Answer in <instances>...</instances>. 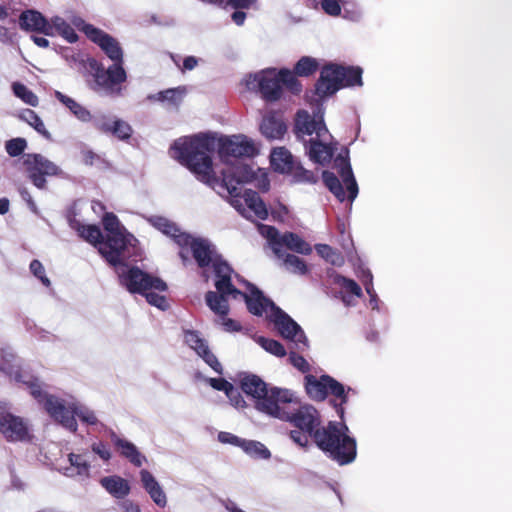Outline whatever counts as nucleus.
<instances>
[{
  "instance_id": "nucleus-59",
  "label": "nucleus",
  "mask_w": 512,
  "mask_h": 512,
  "mask_svg": "<svg viewBox=\"0 0 512 512\" xmlns=\"http://www.w3.org/2000/svg\"><path fill=\"white\" fill-rule=\"evenodd\" d=\"M92 451L99 455L100 458H102L105 461H108L111 458V453L109 447L103 443H93L92 444Z\"/></svg>"
},
{
  "instance_id": "nucleus-43",
  "label": "nucleus",
  "mask_w": 512,
  "mask_h": 512,
  "mask_svg": "<svg viewBox=\"0 0 512 512\" xmlns=\"http://www.w3.org/2000/svg\"><path fill=\"white\" fill-rule=\"evenodd\" d=\"M280 259H282L284 265L293 272H297L299 274H306L308 272L305 261L296 255L284 253V256Z\"/></svg>"
},
{
  "instance_id": "nucleus-11",
  "label": "nucleus",
  "mask_w": 512,
  "mask_h": 512,
  "mask_svg": "<svg viewBox=\"0 0 512 512\" xmlns=\"http://www.w3.org/2000/svg\"><path fill=\"white\" fill-rule=\"evenodd\" d=\"M120 283L133 294H144L148 290L163 292L167 290V284L160 279L144 272L137 266L128 268L119 275Z\"/></svg>"
},
{
  "instance_id": "nucleus-51",
  "label": "nucleus",
  "mask_w": 512,
  "mask_h": 512,
  "mask_svg": "<svg viewBox=\"0 0 512 512\" xmlns=\"http://www.w3.org/2000/svg\"><path fill=\"white\" fill-rule=\"evenodd\" d=\"M156 290H148L143 295L147 302L161 310H166L169 307L168 301L165 296L159 295Z\"/></svg>"
},
{
  "instance_id": "nucleus-7",
  "label": "nucleus",
  "mask_w": 512,
  "mask_h": 512,
  "mask_svg": "<svg viewBox=\"0 0 512 512\" xmlns=\"http://www.w3.org/2000/svg\"><path fill=\"white\" fill-rule=\"evenodd\" d=\"M13 362L6 359V356L2 354V373L9 376L11 379H14L18 383L25 384L31 396L38 401V403L42 404L46 412L55 420L57 415L61 412L68 413L65 409V402L54 395H50L42 389L39 380L35 377L29 376L20 368L18 361L14 356Z\"/></svg>"
},
{
  "instance_id": "nucleus-40",
  "label": "nucleus",
  "mask_w": 512,
  "mask_h": 512,
  "mask_svg": "<svg viewBox=\"0 0 512 512\" xmlns=\"http://www.w3.org/2000/svg\"><path fill=\"white\" fill-rule=\"evenodd\" d=\"M297 183L315 184L318 181V176L313 171L305 169L300 163H296L293 171L290 173Z\"/></svg>"
},
{
  "instance_id": "nucleus-45",
  "label": "nucleus",
  "mask_w": 512,
  "mask_h": 512,
  "mask_svg": "<svg viewBox=\"0 0 512 512\" xmlns=\"http://www.w3.org/2000/svg\"><path fill=\"white\" fill-rule=\"evenodd\" d=\"M27 140L22 137L10 139L5 142V150L11 157H17L24 153L27 148Z\"/></svg>"
},
{
  "instance_id": "nucleus-60",
  "label": "nucleus",
  "mask_w": 512,
  "mask_h": 512,
  "mask_svg": "<svg viewBox=\"0 0 512 512\" xmlns=\"http://www.w3.org/2000/svg\"><path fill=\"white\" fill-rule=\"evenodd\" d=\"M222 317V325L224 327V330L227 332H238L242 329L241 324L231 318H227V315L221 316Z\"/></svg>"
},
{
  "instance_id": "nucleus-9",
  "label": "nucleus",
  "mask_w": 512,
  "mask_h": 512,
  "mask_svg": "<svg viewBox=\"0 0 512 512\" xmlns=\"http://www.w3.org/2000/svg\"><path fill=\"white\" fill-rule=\"evenodd\" d=\"M305 389L308 396L314 401H324L329 395L330 404L335 408L341 420L344 418L343 405L348 402V392L344 385L330 375L324 374L317 378L312 374H308L304 378Z\"/></svg>"
},
{
  "instance_id": "nucleus-2",
  "label": "nucleus",
  "mask_w": 512,
  "mask_h": 512,
  "mask_svg": "<svg viewBox=\"0 0 512 512\" xmlns=\"http://www.w3.org/2000/svg\"><path fill=\"white\" fill-rule=\"evenodd\" d=\"M273 417L288 421L295 428L290 438L302 448L311 439L315 445L339 465L352 463L357 456V443L348 435V427L342 422L329 421L322 426L321 415L312 405H304L294 412H288L280 405Z\"/></svg>"
},
{
  "instance_id": "nucleus-25",
  "label": "nucleus",
  "mask_w": 512,
  "mask_h": 512,
  "mask_svg": "<svg viewBox=\"0 0 512 512\" xmlns=\"http://www.w3.org/2000/svg\"><path fill=\"white\" fill-rule=\"evenodd\" d=\"M100 484L109 494L117 499H123L130 493L128 481L117 475L103 477L100 480Z\"/></svg>"
},
{
  "instance_id": "nucleus-52",
  "label": "nucleus",
  "mask_w": 512,
  "mask_h": 512,
  "mask_svg": "<svg viewBox=\"0 0 512 512\" xmlns=\"http://www.w3.org/2000/svg\"><path fill=\"white\" fill-rule=\"evenodd\" d=\"M216 373L222 374L223 367L217 357L210 351L209 347L198 354Z\"/></svg>"
},
{
  "instance_id": "nucleus-17",
  "label": "nucleus",
  "mask_w": 512,
  "mask_h": 512,
  "mask_svg": "<svg viewBox=\"0 0 512 512\" xmlns=\"http://www.w3.org/2000/svg\"><path fill=\"white\" fill-rule=\"evenodd\" d=\"M65 409L67 410V414L63 411L57 415L55 418L56 421L60 422L65 428L72 432H76L77 430V421L75 417H79V419L89 425H95L98 422V419L93 411H90L86 408H79L75 405L67 406L65 404Z\"/></svg>"
},
{
  "instance_id": "nucleus-6",
  "label": "nucleus",
  "mask_w": 512,
  "mask_h": 512,
  "mask_svg": "<svg viewBox=\"0 0 512 512\" xmlns=\"http://www.w3.org/2000/svg\"><path fill=\"white\" fill-rule=\"evenodd\" d=\"M362 69L358 66H343L329 63L322 67L315 83V94L320 98L332 96L345 87L362 86Z\"/></svg>"
},
{
  "instance_id": "nucleus-30",
  "label": "nucleus",
  "mask_w": 512,
  "mask_h": 512,
  "mask_svg": "<svg viewBox=\"0 0 512 512\" xmlns=\"http://www.w3.org/2000/svg\"><path fill=\"white\" fill-rule=\"evenodd\" d=\"M70 467L65 468V475L69 477H89L90 464L81 454L70 453L68 455Z\"/></svg>"
},
{
  "instance_id": "nucleus-3",
  "label": "nucleus",
  "mask_w": 512,
  "mask_h": 512,
  "mask_svg": "<svg viewBox=\"0 0 512 512\" xmlns=\"http://www.w3.org/2000/svg\"><path fill=\"white\" fill-rule=\"evenodd\" d=\"M83 31L89 40L97 44L106 56L113 61V64L107 69L100 61L93 57H89L84 61V68L92 77L90 88L95 92H104L109 96H120L122 92L121 85L127 79V74L123 67V50L120 43L114 37L92 24H86L83 27Z\"/></svg>"
},
{
  "instance_id": "nucleus-56",
  "label": "nucleus",
  "mask_w": 512,
  "mask_h": 512,
  "mask_svg": "<svg viewBox=\"0 0 512 512\" xmlns=\"http://www.w3.org/2000/svg\"><path fill=\"white\" fill-rule=\"evenodd\" d=\"M289 360L295 368L303 373H306L310 370V365L307 360L295 352L290 353Z\"/></svg>"
},
{
  "instance_id": "nucleus-22",
  "label": "nucleus",
  "mask_w": 512,
  "mask_h": 512,
  "mask_svg": "<svg viewBox=\"0 0 512 512\" xmlns=\"http://www.w3.org/2000/svg\"><path fill=\"white\" fill-rule=\"evenodd\" d=\"M260 131L267 139H281L287 131V126L281 115L270 112L263 117Z\"/></svg>"
},
{
  "instance_id": "nucleus-49",
  "label": "nucleus",
  "mask_w": 512,
  "mask_h": 512,
  "mask_svg": "<svg viewBox=\"0 0 512 512\" xmlns=\"http://www.w3.org/2000/svg\"><path fill=\"white\" fill-rule=\"evenodd\" d=\"M114 120L115 118H112L109 115L101 114L93 116V119L90 122H92L93 127L98 131L104 134H110L114 124Z\"/></svg>"
},
{
  "instance_id": "nucleus-63",
  "label": "nucleus",
  "mask_w": 512,
  "mask_h": 512,
  "mask_svg": "<svg viewBox=\"0 0 512 512\" xmlns=\"http://www.w3.org/2000/svg\"><path fill=\"white\" fill-rule=\"evenodd\" d=\"M363 284L369 296H373V294H375V291L372 283V274L369 271L366 274V280L363 281Z\"/></svg>"
},
{
  "instance_id": "nucleus-5",
  "label": "nucleus",
  "mask_w": 512,
  "mask_h": 512,
  "mask_svg": "<svg viewBox=\"0 0 512 512\" xmlns=\"http://www.w3.org/2000/svg\"><path fill=\"white\" fill-rule=\"evenodd\" d=\"M247 84L257 88L261 97L271 103L281 99L284 86L295 95L302 91L301 82L287 68H282L279 71L275 68L262 70L250 76Z\"/></svg>"
},
{
  "instance_id": "nucleus-41",
  "label": "nucleus",
  "mask_w": 512,
  "mask_h": 512,
  "mask_svg": "<svg viewBox=\"0 0 512 512\" xmlns=\"http://www.w3.org/2000/svg\"><path fill=\"white\" fill-rule=\"evenodd\" d=\"M256 341L264 350L277 357H284L286 355L284 346L277 340L259 336Z\"/></svg>"
},
{
  "instance_id": "nucleus-62",
  "label": "nucleus",
  "mask_w": 512,
  "mask_h": 512,
  "mask_svg": "<svg viewBox=\"0 0 512 512\" xmlns=\"http://www.w3.org/2000/svg\"><path fill=\"white\" fill-rule=\"evenodd\" d=\"M198 64V59L194 56H187L183 60V70H192L194 69Z\"/></svg>"
},
{
  "instance_id": "nucleus-54",
  "label": "nucleus",
  "mask_w": 512,
  "mask_h": 512,
  "mask_svg": "<svg viewBox=\"0 0 512 512\" xmlns=\"http://www.w3.org/2000/svg\"><path fill=\"white\" fill-rule=\"evenodd\" d=\"M140 477L143 487L147 492L160 486L155 477L148 470H141Z\"/></svg>"
},
{
  "instance_id": "nucleus-14",
  "label": "nucleus",
  "mask_w": 512,
  "mask_h": 512,
  "mask_svg": "<svg viewBox=\"0 0 512 512\" xmlns=\"http://www.w3.org/2000/svg\"><path fill=\"white\" fill-rule=\"evenodd\" d=\"M2 435L9 442H30L33 439L29 424L24 418L3 411Z\"/></svg>"
},
{
  "instance_id": "nucleus-50",
  "label": "nucleus",
  "mask_w": 512,
  "mask_h": 512,
  "mask_svg": "<svg viewBox=\"0 0 512 512\" xmlns=\"http://www.w3.org/2000/svg\"><path fill=\"white\" fill-rule=\"evenodd\" d=\"M209 384L215 390L225 392L229 398H232L234 393L238 394L234 386L224 378H210Z\"/></svg>"
},
{
  "instance_id": "nucleus-13",
  "label": "nucleus",
  "mask_w": 512,
  "mask_h": 512,
  "mask_svg": "<svg viewBox=\"0 0 512 512\" xmlns=\"http://www.w3.org/2000/svg\"><path fill=\"white\" fill-rule=\"evenodd\" d=\"M294 132L298 139H304V136L316 135L314 139L331 138L325 125L323 117H312L306 110H299L296 114Z\"/></svg>"
},
{
  "instance_id": "nucleus-64",
  "label": "nucleus",
  "mask_w": 512,
  "mask_h": 512,
  "mask_svg": "<svg viewBox=\"0 0 512 512\" xmlns=\"http://www.w3.org/2000/svg\"><path fill=\"white\" fill-rule=\"evenodd\" d=\"M122 507L125 512H141L139 505L130 500L124 501Z\"/></svg>"
},
{
  "instance_id": "nucleus-24",
  "label": "nucleus",
  "mask_w": 512,
  "mask_h": 512,
  "mask_svg": "<svg viewBox=\"0 0 512 512\" xmlns=\"http://www.w3.org/2000/svg\"><path fill=\"white\" fill-rule=\"evenodd\" d=\"M270 162L273 169L280 173L289 174L297 163L291 152L285 147L274 148L270 155Z\"/></svg>"
},
{
  "instance_id": "nucleus-28",
  "label": "nucleus",
  "mask_w": 512,
  "mask_h": 512,
  "mask_svg": "<svg viewBox=\"0 0 512 512\" xmlns=\"http://www.w3.org/2000/svg\"><path fill=\"white\" fill-rule=\"evenodd\" d=\"M112 441L122 456L129 459L135 466L142 465L141 455L133 443L119 438L115 433L112 434Z\"/></svg>"
},
{
  "instance_id": "nucleus-23",
  "label": "nucleus",
  "mask_w": 512,
  "mask_h": 512,
  "mask_svg": "<svg viewBox=\"0 0 512 512\" xmlns=\"http://www.w3.org/2000/svg\"><path fill=\"white\" fill-rule=\"evenodd\" d=\"M153 226L163 234L173 238L175 243L180 247H185L189 240V234L182 232L180 228L172 221L165 217H155L152 219Z\"/></svg>"
},
{
  "instance_id": "nucleus-32",
  "label": "nucleus",
  "mask_w": 512,
  "mask_h": 512,
  "mask_svg": "<svg viewBox=\"0 0 512 512\" xmlns=\"http://www.w3.org/2000/svg\"><path fill=\"white\" fill-rule=\"evenodd\" d=\"M245 204L247 207L254 212V214L261 220H265L268 217V210L264 203V201L261 199L258 192L248 189L245 190L243 195Z\"/></svg>"
},
{
  "instance_id": "nucleus-48",
  "label": "nucleus",
  "mask_w": 512,
  "mask_h": 512,
  "mask_svg": "<svg viewBox=\"0 0 512 512\" xmlns=\"http://www.w3.org/2000/svg\"><path fill=\"white\" fill-rule=\"evenodd\" d=\"M102 224L107 234L125 231L118 217L112 212H106L102 218Z\"/></svg>"
},
{
  "instance_id": "nucleus-29",
  "label": "nucleus",
  "mask_w": 512,
  "mask_h": 512,
  "mask_svg": "<svg viewBox=\"0 0 512 512\" xmlns=\"http://www.w3.org/2000/svg\"><path fill=\"white\" fill-rule=\"evenodd\" d=\"M71 227L75 229L79 236L94 246H101L103 234L97 225H83L78 221H73Z\"/></svg>"
},
{
  "instance_id": "nucleus-55",
  "label": "nucleus",
  "mask_w": 512,
  "mask_h": 512,
  "mask_svg": "<svg viewBox=\"0 0 512 512\" xmlns=\"http://www.w3.org/2000/svg\"><path fill=\"white\" fill-rule=\"evenodd\" d=\"M321 7L330 16H339L341 14L339 0H321Z\"/></svg>"
},
{
  "instance_id": "nucleus-4",
  "label": "nucleus",
  "mask_w": 512,
  "mask_h": 512,
  "mask_svg": "<svg viewBox=\"0 0 512 512\" xmlns=\"http://www.w3.org/2000/svg\"><path fill=\"white\" fill-rule=\"evenodd\" d=\"M240 388L254 399L257 410L273 416L280 405L290 404L294 395L288 389L268 388L267 383L258 375L244 373L240 379Z\"/></svg>"
},
{
  "instance_id": "nucleus-21",
  "label": "nucleus",
  "mask_w": 512,
  "mask_h": 512,
  "mask_svg": "<svg viewBox=\"0 0 512 512\" xmlns=\"http://www.w3.org/2000/svg\"><path fill=\"white\" fill-rule=\"evenodd\" d=\"M329 138L310 139L305 141V149L309 158L318 164L324 165L333 157V149L327 143Z\"/></svg>"
},
{
  "instance_id": "nucleus-18",
  "label": "nucleus",
  "mask_w": 512,
  "mask_h": 512,
  "mask_svg": "<svg viewBox=\"0 0 512 512\" xmlns=\"http://www.w3.org/2000/svg\"><path fill=\"white\" fill-rule=\"evenodd\" d=\"M334 167L337 169L348 191V199L353 201L358 195V185L355 180L349 161V151L345 150L334 159Z\"/></svg>"
},
{
  "instance_id": "nucleus-33",
  "label": "nucleus",
  "mask_w": 512,
  "mask_h": 512,
  "mask_svg": "<svg viewBox=\"0 0 512 512\" xmlns=\"http://www.w3.org/2000/svg\"><path fill=\"white\" fill-rule=\"evenodd\" d=\"M184 94L185 89L177 87L160 91L155 95H150L148 98L159 102H167L170 107L178 108L183 101Z\"/></svg>"
},
{
  "instance_id": "nucleus-16",
  "label": "nucleus",
  "mask_w": 512,
  "mask_h": 512,
  "mask_svg": "<svg viewBox=\"0 0 512 512\" xmlns=\"http://www.w3.org/2000/svg\"><path fill=\"white\" fill-rule=\"evenodd\" d=\"M241 282L246 286L248 293L242 292V294H238V296L244 299L248 311L255 316H262V314L270 308L272 315L273 306H276L275 303L269 298H266L263 292L254 284L247 280H241Z\"/></svg>"
},
{
  "instance_id": "nucleus-10",
  "label": "nucleus",
  "mask_w": 512,
  "mask_h": 512,
  "mask_svg": "<svg viewBox=\"0 0 512 512\" xmlns=\"http://www.w3.org/2000/svg\"><path fill=\"white\" fill-rule=\"evenodd\" d=\"M22 167L27 179L38 189H47V177H59L62 169L40 153L23 154Z\"/></svg>"
},
{
  "instance_id": "nucleus-12",
  "label": "nucleus",
  "mask_w": 512,
  "mask_h": 512,
  "mask_svg": "<svg viewBox=\"0 0 512 512\" xmlns=\"http://www.w3.org/2000/svg\"><path fill=\"white\" fill-rule=\"evenodd\" d=\"M130 234L125 231L107 234L106 239L102 240L101 246L98 247L99 253L112 266L125 265L127 256L125 250L129 244Z\"/></svg>"
},
{
  "instance_id": "nucleus-42",
  "label": "nucleus",
  "mask_w": 512,
  "mask_h": 512,
  "mask_svg": "<svg viewBox=\"0 0 512 512\" xmlns=\"http://www.w3.org/2000/svg\"><path fill=\"white\" fill-rule=\"evenodd\" d=\"M14 94L30 106L38 105V97L22 83L16 82L12 86Z\"/></svg>"
},
{
  "instance_id": "nucleus-34",
  "label": "nucleus",
  "mask_w": 512,
  "mask_h": 512,
  "mask_svg": "<svg viewBox=\"0 0 512 512\" xmlns=\"http://www.w3.org/2000/svg\"><path fill=\"white\" fill-rule=\"evenodd\" d=\"M261 235H263L269 242V245L273 253L281 258L284 256V252L280 249V239L282 234L279 233L278 229L274 226L261 224L259 226Z\"/></svg>"
},
{
  "instance_id": "nucleus-39",
  "label": "nucleus",
  "mask_w": 512,
  "mask_h": 512,
  "mask_svg": "<svg viewBox=\"0 0 512 512\" xmlns=\"http://www.w3.org/2000/svg\"><path fill=\"white\" fill-rule=\"evenodd\" d=\"M316 250L322 258L332 265L340 266L344 262L342 254L328 244H318Z\"/></svg>"
},
{
  "instance_id": "nucleus-38",
  "label": "nucleus",
  "mask_w": 512,
  "mask_h": 512,
  "mask_svg": "<svg viewBox=\"0 0 512 512\" xmlns=\"http://www.w3.org/2000/svg\"><path fill=\"white\" fill-rule=\"evenodd\" d=\"M21 117L30 126H32L39 134L43 135L47 139L50 138V133L48 132L43 121L35 111H33L32 109H25L22 112Z\"/></svg>"
},
{
  "instance_id": "nucleus-27",
  "label": "nucleus",
  "mask_w": 512,
  "mask_h": 512,
  "mask_svg": "<svg viewBox=\"0 0 512 512\" xmlns=\"http://www.w3.org/2000/svg\"><path fill=\"white\" fill-rule=\"evenodd\" d=\"M55 97L81 122H90L93 119L91 112L86 107L75 101L73 98L63 94L60 91L55 92Z\"/></svg>"
},
{
  "instance_id": "nucleus-44",
  "label": "nucleus",
  "mask_w": 512,
  "mask_h": 512,
  "mask_svg": "<svg viewBox=\"0 0 512 512\" xmlns=\"http://www.w3.org/2000/svg\"><path fill=\"white\" fill-rule=\"evenodd\" d=\"M185 343L190 348L196 351L197 354L201 353L202 350L208 347L206 341L199 336V333L195 330H186L184 333Z\"/></svg>"
},
{
  "instance_id": "nucleus-57",
  "label": "nucleus",
  "mask_w": 512,
  "mask_h": 512,
  "mask_svg": "<svg viewBox=\"0 0 512 512\" xmlns=\"http://www.w3.org/2000/svg\"><path fill=\"white\" fill-rule=\"evenodd\" d=\"M218 440L221 443L231 444V445L239 446V447H241V445L243 444V441H244V439H241L232 433L223 432V431L218 434Z\"/></svg>"
},
{
  "instance_id": "nucleus-8",
  "label": "nucleus",
  "mask_w": 512,
  "mask_h": 512,
  "mask_svg": "<svg viewBox=\"0 0 512 512\" xmlns=\"http://www.w3.org/2000/svg\"><path fill=\"white\" fill-rule=\"evenodd\" d=\"M213 269L215 273V288L216 291H208L205 294L207 306L219 316H225L229 313L228 296L232 295L234 298L242 291L237 289L231 280L233 269L224 261L221 256L216 255L213 261Z\"/></svg>"
},
{
  "instance_id": "nucleus-35",
  "label": "nucleus",
  "mask_w": 512,
  "mask_h": 512,
  "mask_svg": "<svg viewBox=\"0 0 512 512\" xmlns=\"http://www.w3.org/2000/svg\"><path fill=\"white\" fill-rule=\"evenodd\" d=\"M319 68L318 61L309 56L301 57L294 66L293 71H291L294 76L299 77H309L313 75Z\"/></svg>"
},
{
  "instance_id": "nucleus-19",
  "label": "nucleus",
  "mask_w": 512,
  "mask_h": 512,
  "mask_svg": "<svg viewBox=\"0 0 512 512\" xmlns=\"http://www.w3.org/2000/svg\"><path fill=\"white\" fill-rule=\"evenodd\" d=\"M19 25L22 30L52 36L50 21L37 10H26L20 14Z\"/></svg>"
},
{
  "instance_id": "nucleus-47",
  "label": "nucleus",
  "mask_w": 512,
  "mask_h": 512,
  "mask_svg": "<svg viewBox=\"0 0 512 512\" xmlns=\"http://www.w3.org/2000/svg\"><path fill=\"white\" fill-rule=\"evenodd\" d=\"M335 283L341 286L346 292L361 297L362 296V289L358 285V283L350 278H347L343 275H336L335 277Z\"/></svg>"
},
{
  "instance_id": "nucleus-53",
  "label": "nucleus",
  "mask_w": 512,
  "mask_h": 512,
  "mask_svg": "<svg viewBox=\"0 0 512 512\" xmlns=\"http://www.w3.org/2000/svg\"><path fill=\"white\" fill-rule=\"evenodd\" d=\"M30 271L36 278H38L41 281V283L44 286H46V287L50 286L51 282H50L49 278L45 275V268L39 260L34 259L31 261Z\"/></svg>"
},
{
  "instance_id": "nucleus-31",
  "label": "nucleus",
  "mask_w": 512,
  "mask_h": 512,
  "mask_svg": "<svg viewBox=\"0 0 512 512\" xmlns=\"http://www.w3.org/2000/svg\"><path fill=\"white\" fill-rule=\"evenodd\" d=\"M50 27L52 28V36L57 33L69 43H75L78 40V35L74 28L60 16L51 18Z\"/></svg>"
},
{
  "instance_id": "nucleus-26",
  "label": "nucleus",
  "mask_w": 512,
  "mask_h": 512,
  "mask_svg": "<svg viewBox=\"0 0 512 512\" xmlns=\"http://www.w3.org/2000/svg\"><path fill=\"white\" fill-rule=\"evenodd\" d=\"M282 247H286L287 249L302 255H309L312 252L310 244L293 232H285L282 234L280 239L281 250Z\"/></svg>"
},
{
  "instance_id": "nucleus-61",
  "label": "nucleus",
  "mask_w": 512,
  "mask_h": 512,
  "mask_svg": "<svg viewBox=\"0 0 512 512\" xmlns=\"http://www.w3.org/2000/svg\"><path fill=\"white\" fill-rule=\"evenodd\" d=\"M81 155L83 163L87 166L94 165L100 159L99 155L90 149L83 150Z\"/></svg>"
},
{
  "instance_id": "nucleus-37",
  "label": "nucleus",
  "mask_w": 512,
  "mask_h": 512,
  "mask_svg": "<svg viewBox=\"0 0 512 512\" xmlns=\"http://www.w3.org/2000/svg\"><path fill=\"white\" fill-rule=\"evenodd\" d=\"M241 448L247 454H249L253 457H256V458L268 459L271 456V453L267 449V447L258 441L244 439L243 444L241 445Z\"/></svg>"
},
{
  "instance_id": "nucleus-15",
  "label": "nucleus",
  "mask_w": 512,
  "mask_h": 512,
  "mask_svg": "<svg viewBox=\"0 0 512 512\" xmlns=\"http://www.w3.org/2000/svg\"><path fill=\"white\" fill-rule=\"evenodd\" d=\"M270 320L284 338L298 342L307 341L301 327L280 307L273 306V314L270 315Z\"/></svg>"
},
{
  "instance_id": "nucleus-1",
  "label": "nucleus",
  "mask_w": 512,
  "mask_h": 512,
  "mask_svg": "<svg viewBox=\"0 0 512 512\" xmlns=\"http://www.w3.org/2000/svg\"><path fill=\"white\" fill-rule=\"evenodd\" d=\"M223 161L228 157L239 158L253 156L254 144L242 135L216 137L209 134H198L180 138L172 144L170 152L182 165L187 167L200 182L215 188L225 187L230 195L238 196L237 184L250 182L254 173L248 165H238L230 172L222 173V180L217 177L212 161L215 150Z\"/></svg>"
},
{
  "instance_id": "nucleus-58",
  "label": "nucleus",
  "mask_w": 512,
  "mask_h": 512,
  "mask_svg": "<svg viewBox=\"0 0 512 512\" xmlns=\"http://www.w3.org/2000/svg\"><path fill=\"white\" fill-rule=\"evenodd\" d=\"M147 493L150 495L151 499L154 501L156 505H158L159 507L166 506L167 498L161 486H159L156 489L150 490Z\"/></svg>"
},
{
  "instance_id": "nucleus-36",
  "label": "nucleus",
  "mask_w": 512,
  "mask_h": 512,
  "mask_svg": "<svg viewBox=\"0 0 512 512\" xmlns=\"http://www.w3.org/2000/svg\"><path fill=\"white\" fill-rule=\"evenodd\" d=\"M322 179L325 186L340 202H343L346 199L344 188L338 177L333 172L327 170L323 171Z\"/></svg>"
},
{
  "instance_id": "nucleus-20",
  "label": "nucleus",
  "mask_w": 512,
  "mask_h": 512,
  "mask_svg": "<svg viewBox=\"0 0 512 512\" xmlns=\"http://www.w3.org/2000/svg\"><path fill=\"white\" fill-rule=\"evenodd\" d=\"M187 246L191 248L193 258L200 268H206L210 266V264L213 265V261L216 257L214 256L215 251L207 240L193 238L189 235V240L185 247Z\"/></svg>"
},
{
  "instance_id": "nucleus-46",
  "label": "nucleus",
  "mask_w": 512,
  "mask_h": 512,
  "mask_svg": "<svg viewBox=\"0 0 512 512\" xmlns=\"http://www.w3.org/2000/svg\"><path fill=\"white\" fill-rule=\"evenodd\" d=\"M132 127L124 120L115 118L111 135L119 140H128L132 135Z\"/></svg>"
}]
</instances>
